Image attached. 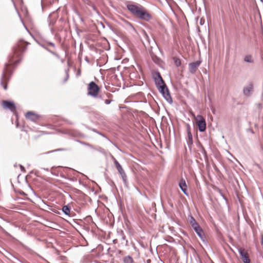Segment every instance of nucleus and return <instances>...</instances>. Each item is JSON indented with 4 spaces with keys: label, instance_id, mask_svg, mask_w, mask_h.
<instances>
[{
    "label": "nucleus",
    "instance_id": "f257e3e1",
    "mask_svg": "<svg viewBox=\"0 0 263 263\" xmlns=\"http://www.w3.org/2000/svg\"><path fill=\"white\" fill-rule=\"evenodd\" d=\"M28 44L23 39H20L12 48V52L8 57V62L4 64L0 80V84L4 90L7 89V84L17 65L21 62L23 54Z\"/></svg>",
    "mask_w": 263,
    "mask_h": 263
},
{
    "label": "nucleus",
    "instance_id": "f03ea898",
    "mask_svg": "<svg viewBox=\"0 0 263 263\" xmlns=\"http://www.w3.org/2000/svg\"><path fill=\"white\" fill-rule=\"evenodd\" d=\"M127 10L136 17L142 21L148 22L152 19V15L143 6L135 2L126 4Z\"/></svg>",
    "mask_w": 263,
    "mask_h": 263
},
{
    "label": "nucleus",
    "instance_id": "7ed1b4c3",
    "mask_svg": "<svg viewBox=\"0 0 263 263\" xmlns=\"http://www.w3.org/2000/svg\"><path fill=\"white\" fill-rule=\"evenodd\" d=\"M159 92L162 95L164 99L170 104L173 102L169 89L166 84H163L156 87Z\"/></svg>",
    "mask_w": 263,
    "mask_h": 263
},
{
    "label": "nucleus",
    "instance_id": "20e7f679",
    "mask_svg": "<svg viewBox=\"0 0 263 263\" xmlns=\"http://www.w3.org/2000/svg\"><path fill=\"white\" fill-rule=\"evenodd\" d=\"M100 90V87L95 82L91 81L88 85L87 95L93 98H96L98 96Z\"/></svg>",
    "mask_w": 263,
    "mask_h": 263
},
{
    "label": "nucleus",
    "instance_id": "39448f33",
    "mask_svg": "<svg viewBox=\"0 0 263 263\" xmlns=\"http://www.w3.org/2000/svg\"><path fill=\"white\" fill-rule=\"evenodd\" d=\"M196 123L200 132H204L206 130V123L205 118L201 115H198L196 118Z\"/></svg>",
    "mask_w": 263,
    "mask_h": 263
},
{
    "label": "nucleus",
    "instance_id": "423d86ee",
    "mask_svg": "<svg viewBox=\"0 0 263 263\" xmlns=\"http://www.w3.org/2000/svg\"><path fill=\"white\" fill-rule=\"evenodd\" d=\"M238 252L240 255V258L243 263H250L251 260L249 258L248 252L242 247L237 248Z\"/></svg>",
    "mask_w": 263,
    "mask_h": 263
},
{
    "label": "nucleus",
    "instance_id": "0eeeda50",
    "mask_svg": "<svg viewBox=\"0 0 263 263\" xmlns=\"http://www.w3.org/2000/svg\"><path fill=\"white\" fill-rule=\"evenodd\" d=\"M2 106L5 109L9 110L12 112H14L16 108L14 102L10 100H3Z\"/></svg>",
    "mask_w": 263,
    "mask_h": 263
},
{
    "label": "nucleus",
    "instance_id": "6e6552de",
    "mask_svg": "<svg viewBox=\"0 0 263 263\" xmlns=\"http://www.w3.org/2000/svg\"><path fill=\"white\" fill-rule=\"evenodd\" d=\"M115 166L117 168V170L118 171V173L121 175L123 181L124 182V184L125 185L127 186V176L126 175V173H125L124 170L123 169L122 166L119 163L118 161L115 162Z\"/></svg>",
    "mask_w": 263,
    "mask_h": 263
},
{
    "label": "nucleus",
    "instance_id": "1a4fd4ad",
    "mask_svg": "<svg viewBox=\"0 0 263 263\" xmlns=\"http://www.w3.org/2000/svg\"><path fill=\"white\" fill-rule=\"evenodd\" d=\"M153 79L156 87L165 83L158 71H155L153 73Z\"/></svg>",
    "mask_w": 263,
    "mask_h": 263
},
{
    "label": "nucleus",
    "instance_id": "9d476101",
    "mask_svg": "<svg viewBox=\"0 0 263 263\" xmlns=\"http://www.w3.org/2000/svg\"><path fill=\"white\" fill-rule=\"evenodd\" d=\"M25 117L27 119L35 122L40 119L41 116L33 111H29L26 113Z\"/></svg>",
    "mask_w": 263,
    "mask_h": 263
},
{
    "label": "nucleus",
    "instance_id": "9b49d317",
    "mask_svg": "<svg viewBox=\"0 0 263 263\" xmlns=\"http://www.w3.org/2000/svg\"><path fill=\"white\" fill-rule=\"evenodd\" d=\"M253 90V84L252 82H250L248 83V85L243 88V95L247 97H249L251 96V92H252Z\"/></svg>",
    "mask_w": 263,
    "mask_h": 263
},
{
    "label": "nucleus",
    "instance_id": "f8f14e48",
    "mask_svg": "<svg viewBox=\"0 0 263 263\" xmlns=\"http://www.w3.org/2000/svg\"><path fill=\"white\" fill-rule=\"evenodd\" d=\"M201 61L200 60L196 61V62H192L189 64V69L190 72L192 74H194L197 71L198 67L200 65Z\"/></svg>",
    "mask_w": 263,
    "mask_h": 263
},
{
    "label": "nucleus",
    "instance_id": "ddd939ff",
    "mask_svg": "<svg viewBox=\"0 0 263 263\" xmlns=\"http://www.w3.org/2000/svg\"><path fill=\"white\" fill-rule=\"evenodd\" d=\"M179 186L182 192L186 196H189L187 192V186L186 184L185 181L183 178H181L179 182Z\"/></svg>",
    "mask_w": 263,
    "mask_h": 263
},
{
    "label": "nucleus",
    "instance_id": "4468645a",
    "mask_svg": "<svg viewBox=\"0 0 263 263\" xmlns=\"http://www.w3.org/2000/svg\"><path fill=\"white\" fill-rule=\"evenodd\" d=\"M62 133L72 137H81L83 136V135L79 131L75 129L67 130L64 131Z\"/></svg>",
    "mask_w": 263,
    "mask_h": 263
},
{
    "label": "nucleus",
    "instance_id": "2eb2a0df",
    "mask_svg": "<svg viewBox=\"0 0 263 263\" xmlns=\"http://www.w3.org/2000/svg\"><path fill=\"white\" fill-rule=\"evenodd\" d=\"M194 231L196 232L197 235L199 236V237L203 242H206V237L203 233V230L201 227L197 229Z\"/></svg>",
    "mask_w": 263,
    "mask_h": 263
},
{
    "label": "nucleus",
    "instance_id": "dca6fc26",
    "mask_svg": "<svg viewBox=\"0 0 263 263\" xmlns=\"http://www.w3.org/2000/svg\"><path fill=\"white\" fill-rule=\"evenodd\" d=\"M150 54L152 60L157 65H159L161 63H162V60L154 53H151Z\"/></svg>",
    "mask_w": 263,
    "mask_h": 263
},
{
    "label": "nucleus",
    "instance_id": "f3484780",
    "mask_svg": "<svg viewBox=\"0 0 263 263\" xmlns=\"http://www.w3.org/2000/svg\"><path fill=\"white\" fill-rule=\"evenodd\" d=\"M70 206L69 205H65L62 208V211L65 215L69 216L70 214Z\"/></svg>",
    "mask_w": 263,
    "mask_h": 263
},
{
    "label": "nucleus",
    "instance_id": "a211bd4d",
    "mask_svg": "<svg viewBox=\"0 0 263 263\" xmlns=\"http://www.w3.org/2000/svg\"><path fill=\"white\" fill-rule=\"evenodd\" d=\"M56 22V17L53 18L51 16V14H50L48 17V22L49 27H53Z\"/></svg>",
    "mask_w": 263,
    "mask_h": 263
},
{
    "label": "nucleus",
    "instance_id": "6ab92c4d",
    "mask_svg": "<svg viewBox=\"0 0 263 263\" xmlns=\"http://www.w3.org/2000/svg\"><path fill=\"white\" fill-rule=\"evenodd\" d=\"M244 62L247 63H253L254 60L252 59V56L251 54H248L245 56L243 59Z\"/></svg>",
    "mask_w": 263,
    "mask_h": 263
},
{
    "label": "nucleus",
    "instance_id": "aec40b11",
    "mask_svg": "<svg viewBox=\"0 0 263 263\" xmlns=\"http://www.w3.org/2000/svg\"><path fill=\"white\" fill-rule=\"evenodd\" d=\"M43 48H44V49H45L46 50H47L48 52H49L50 53H51L52 54L56 56L58 58H59V54H58L56 52L51 50L50 49H49L47 47V46L45 45V44H41L40 43L39 44Z\"/></svg>",
    "mask_w": 263,
    "mask_h": 263
},
{
    "label": "nucleus",
    "instance_id": "412c9836",
    "mask_svg": "<svg viewBox=\"0 0 263 263\" xmlns=\"http://www.w3.org/2000/svg\"><path fill=\"white\" fill-rule=\"evenodd\" d=\"M118 236L120 237L121 239L123 240H125L126 245L128 244V240L126 239L125 236L124 235V232L123 230H121L120 231H118Z\"/></svg>",
    "mask_w": 263,
    "mask_h": 263
},
{
    "label": "nucleus",
    "instance_id": "4be33fe9",
    "mask_svg": "<svg viewBox=\"0 0 263 263\" xmlns=\"http://www.w3.org/2000/svg\"><path fill=\"white\" fill-rule=\"evenodd\" d=\"M124 263H133L134 260L132 256L127 255L123 258Z\"/></svg>",
    "mask_w": 263,
    "mask_h": 263
},
{
    "label": "nucleus",
    "instance_id": "5701e85b",
    "mask_svg": "<svg viewBox=\"0 0 263 263\" xmlns=\"http://www.w3.org/2000/svg\"><path fill=\"white\" fill-rule=\"evenodd\" d=\"M187 144L188 146L190 147V145L193 144V136L191 133H187Z\"/></svg>",
    "mask_w": 263,
    "mask_h": 263
},
{
    "label": "nucleus",
    "instance_id": "b1692460",
    "mask_svg": "<svg viewBox=\"0 0 263 263\" xmlns=\"http://www.w3.org/2000/svg\"><path fill=\"white\" fill-rule=\"evenodd\" d=\"M92 148L95 149L96 151L99 152V153L102 154L103 155H104L105 156L106 155V152L105 150L100 146H96V147L94 146V148Z\"/></svg>",
    "mask_w": 263,
    "mask_h": 263
},
{
    "label": "nucleus",
    "instance_id": "393cba45",
    "mask_svg": "<svg viewBox=\"0 0 263 263\" xmlns=\"http://www.w3.org/2000/svg\"><path fill=\"white\" fill-rule=\"evenodd\" d=\"M8 254H9V255H10V256H11L12 257H13L14 259H15V260L18 261L20 262L21 263H29L26 260H25V259L24 258H22V259H19L17 257L14 256V255H13L12 254H11L10 253H9V252H7Z\"/></svg>",
    "mask_w": 263,
    "mask_h": 263
},
{
    "label": "nucleus",
    "instance_id": "a878e982",
    "mask_svg": "<svg viewBox=\"0 0 263 263\" xmlns=\"http://www.w3.org/2000/svg\"><path fill=\"white\" fill-rule=\"evenodd\" d=\"M173 59L174 61V64L176 67H179L181 65V62L180 59L176 57H174Z\"/></svg>",
    "mask_w": 263,
    "mask_h": 263
},
{
    "label": "nucleus",
    "instance_id": "bb28decb",
    "mask_svg": "<svg viewBox=\"0 0 263 263\" xmlns=\"http://www.w3.org/2000/svg\"><path fill=\"white\" fill-rule=\"evenodd\" d=\"M76 141H77V142H79V143L81 144L82 145L88 146V147H90L91 148H94V146L93 145L90 144L88 143L83 142V141H80L79 140H76Z\"/></svg>",
    "mask_w": 263,
    "mask_h": 263
},
{
    "label": "nucleus",
    "instance_id": "cd10ccee",
    "mask_svg": "<svg viewBox=\"0 0 263 263\" xmlns=\"http://www.w3.org/2000/svg\"><path fill=\"white\" fill-rule=\"evenodd\" d=\"M189 221L190 225H192V224H194L197 222L194 217L192 215H190L189 216Z\"/></svg>",
    "mask_w": 263,
    "mask_h": 263
},
{
    "label": "nucleus",
    "instance_id": "c85d7f7f",
    "mask_svg": "<svg viewBox=\"0 0 263 263\" xmlns=\"http://www.w3.org/2000/svg\"><path fill=\"white\" fill-rule=\"evenodd\" d=\"M49 28H50V30L51 33L52 35H54L55 37H59V35L58 34L54 33L55 29L52 27H49Z\"/></svg>",
    "mask_w": 263,
    "mask_h": 263
},
{
    "label": "nucleus",
    "instance_id": "c756f323",
    "mask_svg": "<svg viewBox=\"0 0 263 263\" xmlns=\"http://www.w3.org/2000/svg\"><path fill=\"white\" fill-rule=\"evenodd\" d=\"M191 226L194 231L196 230L197 229L199 228V227H200V225L198 222H196V223L194 224H192V225H191Z\"/></svg>",
    "mask_w": 263,
    "mask_h": 263
},
{
    "label": "nucleus",
    "instance_id": "7c9ffc66",
    "mask_svg": "<svg viewBox=\"0 0 263 263\" xmlns=\"http://www.w3.org/2000/svg\"><path fill=\"white\" fill-rule=\"evenodd\" d=\"M64 150V148H58V149H54L53 151H49V152H47V154H50V153H53L55 152H58V151H62Z\"/></svg>",
    "mask_w": 263,
    "mask_h": 263
},
{
    "label": "nucleus",
    "instance_id": "2f4dec72",
    "mask_svg": "<svg viewBox=\"0 0 263 263\" xmlns=\"http://www.w3.org/2000/svg\"><path fill=\"white\" fill-rule=\"evenodd\" d=\"M186 127L187 134L191 133V126H190L189 124H188V123L186 124Z\"/></svg>",
    "mask_w": 263,
    "mask_h": 263
},
{
    "label": "nucleus",
    "instance_id": "473e14b6",
    "mask_svg": "<svg viewBox=\"0 0 263 263\" xmlns=\"http://www.w3.org/2000/svg\"><path fill=\"white\" fill-rule=\"evenodd\" d=\"M219 193L221 195V196L222 197V198L227 202V198L224 196V195L222 193L221 191L219 190Z\"/></svg>",
    "mask_w": 263,
    "mask_h": 263
},
{
    "label": "nucleus",
    "instance_id": "72a5a7b5",
    "mask_svg": "<svg viewBox=\"0 0 263 263\" xmlns=\"http://www.w3.org/2000/svg\"><path fill=\"white\" fill-rule=\"evenodd\" d=\"M144 33H145V39H146V40L147 41V42L151 44V40L149 39V37L148 36V35H147V34L144 32Z\"/></svg>",
    "mask_w": 263,
    "mask_h": 263
},
{
    "label": "nucleus",
    "instance_id": "f704fd0d",
    "mask_svg": "<svg viewBox=\"0 0 263 263\" xmlns=\"http://www.w3.org/2000/svg\"><path fill=\"white\" fill-rule=\"evenodd\" d=\"M68 79H69V73H67V74H65V77L63 80V83H65L68 80Z\"/></svg>",
    "mask_w": 263,
    "mask_h": 263
},
{
    "label": "nucleus",
    "instance_id": "c9c22d12",
    "mask_svg": "<svg viewBox=\"0 0 263 263\" xmlns=\"http://www.w3.org/2000/svg\"><path fill=\"white\" fill-rule=\"evenodd\" d=\"M112 100L105 99L104 102L106 104L108 105L112 102Z\"/></svg>",
    "mask_w": 263,
    "mask_h": 263
},
{
    "label": "nucleus",
    "instance_id": "e433bc0d",
    "mask_svg": "<svg viewBox=\"0 0 263 263\" xmlns=\"http://www.w3.org/2000/svg\"><path fill=\"white\" fill-rule=\"evenodd\" d=\"M48 128L53 129L54 125L51 124H48L46 125Z\"/></svg>",
    "mask_w": 263,
    "mask_h": 263
},
{
    "label": "nucleus",
    "instance_id": "4c0bfd02",
    "mask_svg": "<svg viewBox=\"0 0 263 263\" xmlns=\"http://www.w3.org/2000/svg\"><path fill=\"white\" fill-rule=\"evenodd\" d=\"M19 166L20 167V169L22 172H25V168L21 164H19Z\"/></svg>",
    "mask_w": 263,
    "mask_h": 263
},
{
    "label": "nucleus",
    "instance_id": "58836bf2",
    "mask_svg": "<svg viewBox=\"0 0 263 263\" xmlns=\"http://www.w3.org/2000/svg\"><path fill=\"white\" fill-rule=\"evenodd\" d=\"M97 134H98L99 135H101V136L105 138L106 139H107L108 140H109V139L107 137H106L103 134L100 133V132H97Z\"/></svg>",
    "mask_w": 263,
    "mask_h": 263
},
{
    "label": "nucleus",
    "instance_id": "ea45409f",
    "mask_svg": "<svg viewBox=\"0 0 263 263\" xmlns=\"http://www.w3.org/2000/svg\"><path fill=\"white\" fill-rule=\"evenodd\" d=\"M47 44L48 45H49L51 46H52V47H53V48H55V44H54L53 43H52V42H47Z\"/></svg>",
    "mask_w": 263,
    "mask_h": 263
},
{
    "label": "nucleus",
    "instance_id": "a19ab883",
    "mask_svg": "<svg viewBox=\"0 0 263 263\" xmlns=\"http://www.w3.org/2000/svg\"><path fill=\"white\" fill-rule=\"evenodd\" d=\"M202 153L205 156H206V152L203 147H202Z\"/></svg>",
    "mask_w": 263,
    "mask_h": 263
},
{
    "label": "nucleus",
    "instance_id": "79ce46f5",
    "mask_svg": "<svg viewBox=\"0 0 263 263\" xmlns=\"http://www.w3.org/2000/svg\"><path fill=\"white\" fill-rule=\"evenodd\" d=\"M110 155L111 159L114 160V163L115 164V162L118 161L111 154H110Z\"/></svg>",
    "mask_w": 263,
    "mask_h": 263
},
{
    "label": "nucleus",
    "instance_id": "37998d69",
    "mask_svg": "<svg viewBox=\"0 0 263 263\" xmlns=\"http://www.w3.org/2000/svg\"><path fill=\"white\" fill-rule=\"evenodd\" d=\"M84 3H85L86 4L89 5V3L90 2L89 0H82Z\"/></svg>",
    "mask_w": 263,
    "mask_h": 263
},
{
    "label": "nucleus",
    "instance_id": "c03bdc74",
    "mask_svg": "<svg viewBox=\"0 0 263 263\" xmlns=\"http://www.w3.org/2000/svg\"><path fill=\"white\" fill-rule=\"evenodd\" d=\"M88 128L96 133H97V132H99L98 130H97L96 129H95V128Z\"/></svg>",
    "mask_w": 263,
    "mask_h": 263
},
{
    "label": "nucleus",
    "instance_id": "a18cd8bd",
    "mask_svg": "<svg viewBox=\"0 0 263 263\" xmlns=\"http://www.w3.org/2000/svg\"><path fill=\"white\" fill-rule=\"evenodd\" d=\"M19 193L23 195H27V194L25 193H24L23 191H20Z\"/></svg>",
    "mask_w": 263,
    "mask_h": 263
},
{
    "label": "nucleus",
    "instance_id": "49530a36",
    "mask_svg": "<svg viewBox=\"0 0 263 263\" xmlns=\"http://www.w3.org/2000/svg\"><path fill=\"white\" fill-rule=\"evenodd\" d=\"M85 61L87 63H89V59H88V58L87 57H86L85 58Z\"/></svg>",
    "mask_w": 263,
    "mask_h": 263
},
{
    "label": "nucleus",
    "instance_id": "de8ad7c7",
    "mask_svg": "<svg viewBox=\"0 0 263 263\" xmlns=\"http://www.w3.org/2000/svg\"><path fill=\"white\" fill-rule=\"evenodd\" d=\"M51 174L55 176H58V174H56L55 173H54L52 171H51Z\"/></svg>",
    "mask_w": 263,
    "mask_h": 263
},
{
    "label": "nucleus",
    "instance_id": "09e8293b",
    "mask_svg": "<svg viewBox=\"0 0 263 263\" xmlns=\"http://www.w3.org/2000/svg\"><path fill=\"white\" fill-rule=\"evenodd\" d=\"M108 141H109V142H111L113 145H114L115 147H116L118 149H119V147H118V145H117L116 144H115V143H112V142L110 140H108Z\"/></svg>",
    "mask_w": 263,
    "mask_h": 263
},
{
    "label": "nucleus",
    "instance_id": "8fccbe9b",
    "mask_svg": "<svg viewBox=\"0 0 263 263\" xmlns=\"http://www.w3.org/2000/svg\"><path fill=\"white\" fill-rule=\"evenodd\" d=\"M68 72H69V68H67L65 69V74H67V73H68Z\"/></svg>",
    "mask_w": 263,
    "mask_h": 263
},
{
    "label": "nucleus",
    "instance_id": "3c124183",
    "mask_svg": "<svg viewBox=\"0 0 263 263\" xmlns=\"http://www.w3.org/2000/svg\"><path fill=\"white\" fill-rule=\"evenodd\" d=\"M151 262H152V261H151V260L150 259H147L145 261V263H151Z\"/></svg>",
    "mask_w": 263,
    "mask_h": 263
},
{
    "label": "nucleus",
    "instance_id": "603ef678",
    "mask_svg": "<svg viewBox=\"0 0 263 263\" xmlns=\"http://www.w3.org/2000/svg\"><path fill=\"white\" fill-rule=\"evenodd\" d=\"M66 122L67 123L69 124H73V123H72L71 121H69V120H66Z\"/></svg>",
    "mask_w": 263,
    "mask_h": 263
},
{
    "label": "nucleus",
    "instance_id": "864d4df0",
    "mask_svg": "<svg viewBox=\"0 0 263 263\" xmlns=\"http://www.w3.org/2000/svg\"><path fill=\"white\" fill-rule=\"evenodd\" d=\"M203 23H204V22L202 23V19L201 18V19L200 20V25H203Z\"/></svg>",
    "mask_w": 263,
    "mask_h": 263
},
{
    "label": "nucleus",
    "instance_id": "5fc2aeb1",
    "mask_svg": "<svg viewBox=\"0 0 263 263\" xmlns=\"http://www.w3.org/2000/svg\"><path fill=\"white\" fill-rule=\"evenodd\" d=\"M169 204L172 207V208H173V204L172 203H169Z\"/></svg>",
    "mask_w": 263,
    "mask_h": 263
},
{
    "label": "nucleus",
    "instance_id": "6e6d98bb",
    "mask_svg": "<svg viewBox=\"0 0 263 263\" xmlns=\"http://www.w3.org/2000/svg\"><path fill=\"white\" fill-rule=\"evenodd\" d=\"M80 20H81V21L82 22H84V20H83V18L82 17H80Z\"/></svg>",
    "mask_w": 263,
    "mask_h": 263
},
{
    "label": "nucleus",
    "instance_id": "4d7b16f0",
    "mask_svg": "<svg viewBox=\"0 0 263 263\" xmlns=\"http://www.w3.org/2000/svg\"><path fill=\"white\" fill-rule=\"evenodd\" d=\"M43 168V169H44V170H46V171H49V169H48V168Z\"/></svg>",
    "mask_w": 263,
    "mask_h": 263
},
{
    "label": "nucleus",
    "instance_id": "13d9d810",
    "mask_svg": "<svg viewBox=\"0 0 263 263\" xmlns=\"http://www.w3.org/2000/svg\"><path fill=\"white\" fill-rule=\"evenodd\" d=\"M256 165L258 167L260 168V165L258 164H256Z\"/></svg>",
    "mask_w": 263,
    "mask_h": 263
},
{
    "label": "nucleus",
    "instance_id": "bf43d9fd",
    "mask_svg": "<svg viewBox=\"0 0 263 263\" xmlns=\"http://www.w3.org/2000/svg\"><path fill=\"white\" fill-rule=\"evenodd\" d=\"M51 133H50H50H47V132L45 133V134H51Z\"/></svg>",
    "mask_w": 263,
    "mask_h": 263
},
{
    "label": "nucleus",
    "instance_id": "052dcab7",
    "mask_svg": "<svg viewBox=\"0 0 263 263\" xmlns=\"http://www.w3.org/2000/svg\"><path fill=\"white\" fill-rule=\"evenodd\" d=\"M153 41H154V42L155 43V44L157 45V43H156V42L155 41V40H153Z\"/></svg>",
    "mask_w": 263,
    "mask_h": 263
},
{
    "label": "nucleus",
    "instance_id": "680f3d73",
    "mask_svg": "<svg viewBox=\"0 0 263 263\" xmlns=\"http://www.w3.org/2000/svg\"><path fill=\"white\" fill-rule=\"evenodd\" d=\"M101 24H102V27H103V28H104V25L103 24V23H101Z\"/></svg>",
    "mask_w": 263,
    "mask_h": 263
},
{
    "label": "nucleus",
    "instance_id": "e2e57ef3",
    "mask_svg": "<svg viewBox=\"0 0 263 263\" xmlns=\"http://www.w3.org/2000/svg\"><path fill=\"white\" fill-rule=\"evenodd\" d=\"M79 31H80V30H79V29H77V32L78 33V34L79 33Z\"/></svg>",
    "mask_w": 263,
    "mask_h": 263
},
{
    "label": "nucleus",
    "instance_id": "0e129e2a",
    "mask_svg": "<svg viewBox=\"0 0 263 263\" xmlns=\"http://www.w3.org/2000/svg\"><path fill=\"white\" fill-rule=\"evenodd\" d=\"M261 243L262 245H263V239H262Z\"/></svg>",
    "mask_w": 263,
    "mask_h": 263
},
{
    "label": "nucleus",
    "instance_id": "69168bd1",
    "mask_svg": "<svg viewBox=\"0 0 263 263\" xmlns=\"http://www.w3.org/2000/svg\"><path fill=\"white\" fill-rule=\"evenodd\" d=\"M81 47H82V43H81V44H80V48H81Z\"/></svg>",
    "mask_w": 263,
    "mask_h": 263
},
{
    "label": "nucleus",
    "instance_id": "338daca9",
    "mask_svg": "<svg viewBox=\"0 0 263 263\" xmlns=\"http://www.w3.org/2000/svg\"><path fill=\"white\" fill-rule=\"evenodd\" d=\"M14 167H16V166H17V164H15L14 165Z\"/></svg>",
    "mask_w": 263,
    "mask_h": 263
},
{
    "label": "nucleus",
    "instance_id": "774afa93",
    "mask_svg": "<svg viewBox=\"0 0 263 263\" xmlns=\"http://www.w3.org/2000/svg\"><path fill=\"white\" fill-rule=\"evenodd\" d=\"M12 1L13 2V3H14V1L13 0H12Z\"/></svg>",
    "mask_w": 263,
    "mask_h": 263
}]
</instances>
